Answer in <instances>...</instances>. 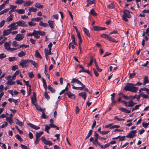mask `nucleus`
I'll return each instance as SVG.
<instances>
[{
  "label": "nucleus",
  "instance_id": "nucleus-1",
  "mask_svg": "<svg viewBox=\"0 0 149 149\" xmlns=\"http://www.w3.org/2000/svg\"><path fill=\"white\" fill-rule=\"evenodd\" d=\"M134 84L132 83H127L125 86L124 90L126 91H130L134 93H136L137 91L138 88L134 86Z\"/></svg>",
  "mask_w": 149,
  "mask_h": 149
},
{
  "label": "nucleus",
  "instance_id": "nucleus-2",
  "mask_svg": "<svg viewBox=\"0 0 149 149\" xmlns=\"http://www.w3.org/2000/svg\"><path fill=\"white\" fill-rule=\"evenodd\" d=\"M27 22L23 20H20L16 22H13L11 24V26H13L14 27L16 28V30L18 29L19 26L27 27L28 25L26 24Z\"/></svg>",
  "mask_w": 149,
  "mask_h": 149
},
{
  "label": "nucleus",
  "instance_id": "nucleus-3",
  "mask_svg": "<svg viewBox=\"0 0 149 149\" xmlns=\"http://www.w3.org/2000/svg\"><path fill=\"white\" fill-rule=\"evenodd\" d=\"M123 12L124 14L122 17V19L125 22H128V20L127 17L130 18L131 17L130 14L131 12L127 10H124Z\"/></svg>",
  "mask_w": 149,
  "mask_h": 149
},
{
  "label": "nucleus",
  "instance_id": "nucleus-4",
  "mask_svg": "<svg viewBox=\"0 0 149 149\" xmlns=\"http://www.w3.org/2000/svg\"><path fill=\"white\" fill-rule=\"evenodd\" d=\"M11 24L9 25L8 28H10L9 29L4 30L3 31V36H7L11 33V31L16 30V28L14 27L13 26H11Z\"/></svg>",
  "mask_w": 149,
  "mask_h": 149
},
{
  "label": "nucleus",
  "instance_id": "nucleus-5",
  "mask_svg": "<svg viewBox=\"0 0 149 149\" xmlns=\"http://www.w3.org/2000/svg\"><path fill=\"white\" fill-rule=\"evenodd\" d=\"M29 63V59H22L21 61L19 63V65H20L22 68H26L28 66Z\"/></svg>",
  "mask_w": 149,
  "mask_h": 149
},
{
  "label": "nucleus",
  "instance_id": "nucleus-6",
  "mask_svg": "<svg viewBox=\"0 0 149 149\" xmlns=\"http://www.w3.org/2000/svg\"><path fill=\"white\" fill-rule=\"evenodd\" d=\"M136 131L132 130L128 134H127L125 136L126 137L130 138L132 139L134 138L135 134L136 133Z\"/></svg>",
  "mask_w": 149,
  "mask_h": 149
},
{
  "label": "nucleus",
  "instance_id": "nucleus-7",
  "mask_svg": "<svg viewBox=\"0 0 149 149\" xmlns=\"http://www.w3.org/2000/svg\"><path fill=\"white\" fill-rule=\"evenodd\" d=\"M24 35L17 34L16 35L14 39L17 41L22 40L24 37Z\"/></svg>",
  "mask_w": 149,
  "mask_h": 149
},
{
  "label": "nucleus",
  "instance_id": "nucleus-8",
  "mask_svg": "<svg viewBox=\"0 0 149 149\" xmlns=\"http://www.w3.org/2000/svg\"><path fill=\"white\" fill-rule=\"evenodd\" d=\"M71 83H75L81 86L84 85L78 79L76 78L72 79L71 81Z\"/></svg>",
  "mask_w": 149,
  "mask_h": 149
},
{
  "label": "nucleus",
  "instance_id": "nucleus-9",
  "mask_svg": "<svg viewBox=\"0 0 149 149\" xmlns=\"http://www.w3.org/2000/svg\"><path fill=\"white\" fill-rule=\"evenodd\" d=\"M65 94L67 95L68 97L72 99H75V95L73 94L70 91L66 93H65Z\"/></svg>",
  "mask_w": 149,
  "mask_h": 149
},
{
  "label": "nucleus",
  "instance_id": "nucleus-10",
  "mask_svg": "<svg viewBox=\"0 0 149 149\" xmlns=\"http://www.w3.org/2000/svg\"><path fill=\"white\" fill-rule=\"evenodd\" d=\"M36 36H38V38H36V39H38L40 38V36H40H43L45 34V32L43 31H36Z\"/></svg>",
  "mask_w": 149,
  "mask_h": 149
},
{
  "label": "nucleus",
  "instance_id": "nucleus-11",
  "mask_svg": "<svg viewBox=\"0 0 149 149\" xmlns=\"http://www.w3.org/2000/svg\"><path fill=\"white\" fill-rule=\"evenodd\" d=\"M125 106L127 107H132L136 104L135 103H134L133 101L127 102Z\"/></svg>",
  "mask_w": 149,
  "mask_h": 149
},
{
  "label": "nucleus",
  "instance_id": "nucleus-12",
  "mask_svg": "<svg viewBox=\"0 0 149 149\" xmlns=\"http://www.w3.org/2000/svg\"><path fill=\"white\" fill-rule=\"evenodd\" d=\"M48 23L49 24V26L51 29H54L55 24L54 21L51 20H49L48 22Z\"/></svg>",
  "mask_w": 149,
  "mask_h": 149
},
{
  "label": "nucleus",
  "instance_id": "nucleus-13",
  "mask_svg": "<svg viewBox=\"0 0 149 149\" xmlns=\"http://www.w3.org/2000/svg\"><path fill=\"white\" fill-rule=\"evenodd\" d=\"M27 125L31 128H33L36 130H38L40 128L39 127L37 126L36 125H34L31 123H28Z\"/></svg>",
  "mask_w": 149,
  "mask_h": 149
},
{
  "label": "nucleus",
  "instance_id": "nucleus-14",
  "mask_svg": "<svg viewBox=\"0 0 149 149\" xmlns=\"http://www.w3.org/2000/svg\"><path fill=\"white\" fill-rule=\"evenodd\" d=\"M33 3V1H24L23 6L24 7L28 6H31Z\"/></svg>",
  "mask_w": 149,
  "mask_h": 149
},
{
  "label": "nucleus",
  "instance_id": "nucleus-15",
  "mask_svg": "<svg viewBox=\"0 0 149 149\" xmlns=\"http://www.w3.org/2000/svg\"><path fill=\"white\" fill-rule=\"evenodd\" d=\"M34 36V37L36 38H38V36H36V30L34 29L33 31V32L32 33H29L27 34L26 36Z\"/></svg>",
  "mask_w": 149,
  "mask_h": 149
},
{
  "label": "nucleus",
  "instance_id": "nucleus-16",
  "mask_svg": "<svg viewBox=\"0 0 149 149\" xmlns=\"http://www.w3.org/2000/svg\"><path fill=\"white\" fill-rule=\"evenodd\" d=\"M72 88L73 89L75 90H83V88L84 87L85 85L81 86H82L81 87H77L74 86L73 85H72Z\"/></svg>",
  "mask_w": 149,
  "mask_h": 149
},
{
  "label": "nucleus",
  "instance_id": "nucleus-17",
  "mask_svg": "<svg viewBox=\"0 0 149 149\" xmlns=\"http://www.w3.org/2000/svg\"><path fill=\"white\" fill-rule=\"evenodd\" d=\"M119 109L122 111L129 113L131 112V111L125 108L120 107L119 108Z\"/></svg>",
  "mask_w": 149,
  "mask_h": 149
},
{
  "label": "nucleus",
  "instance_id": "nucleus-18",
  "mask_svg": "<svg viewBox=\"0 0 149 149\" xmlns=\"http://www.w3.org/2000/svg\"><path fill=\"white\" fill-rule=\"evenodd\" d=\"M93 143L95 146H100V144L98 142L97 138H95L94 141H93Z\"/></svg>",
  "mask_w": 149,
  "mask_h": 149
},
{
  "label": "nucleus",
  "instance_id": "nucleus-19",
  "mask_svg": "<svg viewBox=\"0 0 149 149\" xmlns=\"http://www.w3.org/2000/svg\"><path fill=\"white\" fill-rule=\"evenodd\" d=\"M79 96L81 97L84 100L86 99V94L85 92H82L79 94Z\"/></svg>",
  "mask_w": 149,
  "mask_h": 149
},
{
  "label": "nucleus",
  "instance_id": "nucleus-20",
  "mask_svg": "<svg viewBox=\"0 0 149 149\" xmlns=\"http://www.w3.org/2000/svg\"><path fill=\"white\" fill-rule=\"evenodd\" d=\"M143 85H145L146 84H147L149 83V80L148 77L147 76H145L143 78Z\"/></svg>",
  "mask_w": 149,
  "mask_h": 149
},
{
  "label": "nucleus",
  "instance_id": "nucleus-21",
  "mask_svg": "<svg viewBox=\"0 0 149 149\" xmlns=\"http://www.w3.org/2000/svg\"><path fill=\"white\" fill-rule=\"evenodd\" d=\"M115 93H113L111 94V100L112 102V103L114 104H115L116 102V101L115 100Z\"/></svg>",
  "mask_w": 149,
  "mask_h": 149
},
{
  "label": "nucleus",
  "instance_id": "nucleus-22",
  "mask_svg": "<svg viewBox=\"0 0 149 149\" xmlns=\"http://www.w3.org/2000/svg\"><path fill=\"white\" fill-rule=\"evenodd\" d=\"M13 19V15H10V16L7 18L6 20V22H8L11 21Z\"/></svg>",
  "mask_w": 149,
  "mask_h": 149
},
{
  "label": "nucleus",
  "instance_id": "nucleus-23",
  "mask_svg": "<svg viewBox=\"0 0 149 149\" xmlns=\"http://www.w3.org/2000/svg\"><path fill=\"white\" fill-rule=\"evenodd\" d=\"M35 56L36 58H39L40 59L42 58V57L40 55L39 53L37 50L35 51Z\"/></svg>",
  "mask_w": 149,
  "mask_h": 149
},
{
  "label": "nucleus",
  "instance_id": "nucleus-24",
  "mask_svg": "<svg viewBox=\"0 0 149 149\" xmlns=\"http://www.w3.org/2000/svg\"><path fill=\"white\" fill-rule=\"evenodd\" d=\"M79 39V47L80 50V52H81V44L82 42V40L81 38H78Z\"/></svg>",
  "mask_w": 149,
  "mask_h": 149
},
{
  "label": "nucleus",
  "instance_id": "nucleus-25",
  "mask_svg": "<svg viewBox=\"0 0 149 149\" xmlns=\"http://www.w3.org/2000/svg\"><path fill=\"white\" fill-rule=\"evenodd\" d=\"M26 54V53L22 51L18 53L17 56L19 57H21L23 56H25Z\"/></svg>",
  "mask_w": 149,
  "mask_h": 149
},
{
  "label": "nucleus",
  "instance_id": "nucleus-26",
  "mask_svg": "<svg viewBox=\"0 0 149 149\" xmlns=\"http://www.w3.org/2000/svg\"><path fill=\"white\" fill-rule=\"evenodd\" d=\"M83 30L85 33L86 35L87 36L90 37V34L89 33V30L85 27L84 28Z\"/></svg>",
  "mask_w": 149,
  "mask_h": 149
},
{
  "label": "nucleus",
  "instance_id": "nucleus-27",
  "mask_svg": "<svg viewBox=\"0 0 149 149\" xmlns=\"http://www.w3.org/2000/svg\"><path fill=\"white\" fill-rule=\"evenodd\" d=\"M6 120L10 125H12V124L13 123V118H9V117H6Z\"/></svg>",
  "mask_w": 149,
  "mask_h": 149
},
{
  "label": "nucleus",
  "instance_id": "nucleus-28",
  "mask_svg": "<svg viewBox=\"0 0 149 149\" xmlns=\"http://www.w3.org/2000/svg\"><path fill=\"white\" fill-rule=\"evenodd\" d=\"M4 46L6 49L9 50L10 47V44L8 42H5L4 44Z\"/></svg>",
  "mask_w": 149,
  "mask_h": 149
},
{
  "label": "nucleus",
  "instance_id": "nucleus-29",
  "mask_svg": "<svg viewBox=\"0 0 149 149\" xmlns=\"http://www.w3.org/2000/svg\"><path fill=\"white\" fill-rule=\"evenodd\" d=\"M37 9L36 8H35L33 7H29V10L30 12H33L36 13L37 11Z\"/></svg>",
  "mask_w": 149,
  "mask_h": 149
},
{
  "label": "nucleus",
  "instance_id": "nucleus-30",
  "mask_svg": "<svg viewBox=\"0 0 149 149\" xmlns=\"http://www.w3.org/2000/svg\"><path fill=\"white\" fill-rule=\"evenodd\" d=\"M52 49H49V52H48V49L47 48H45V53H46L48 55H51L52 54V53L51 52Z\"/></svg>",
  "mask_w": 149,
  "mask_h": 149
},
{
  "label": "nucleus",
  "instance_id": "nucleus-31",
  "mask_svg": "<svg viewBox=\"0 0 149 149\" xmlns=\"http://www.w3.org/2000/svg\"><path fill=\"white\" fill-rule=\"evenodd\" d=\"M31 99V103L33 104L34 105L37 104L36 101V97H32Z\"/></svg>",
  "mask_w": 149,
  "mask_h": 149
},
{
  "label": "nucleus",
  "instance_id": "nucleus-32",
  "mask_svg": "<svg viewBox=\"0 0 149 149\" xmlns=\"http://www.w3.org/2000/svg\"><path fill=\"white\" fill-rule=\"evenodd\" d=\"M15 11L19 14H24L25 12V10L22 9L16 10Z\"/></svg>",
  "mask_w": 149,
  "mask_h": 149
},
{
  "label": "nucleus",
  "instance_id": "nucleus-33",
  "mask_svg": "<svg viewBox=\"0 0 149 149\" xmlns=\"http://www.w3.org/2000/svg\"><path fill=\"white\" fill-rule=\"evenodd\" d=\"M140 95L143 98L148 99L149 97L147 95L144 94L143 93H140Z\"/></svg>",
  "mask_w": 149,
  "mask_h": 149
},
{
  "label": "nucleus",
  "instance_id": "nucleus-34",
  "mask_svg": "<svg viewBox=\"0 0 149 149\" xmlns=\"http://www.w3.org/2000/svg\"><path fill=\"white\" fill-rule=\"evenodd\" d=\"M43 134V131L40 132H37L36 133V137L37 138H40L41 136Z\"/></svg>",
  "mask_w": 149,
  "mask_h": 149
},
{
  "label": "nucleus",
  "instance_id": "nucleus-35",
  "mask_svg": "<svg viewBox=\"0 0 149 149\" xmlns=\"http://www.w3.org/2000/svg\"><path fill=\"white\" fill-rule=\"evenodd\" d=\"M107 40L109 41L113 42H118V41L115 40L114 38L111 37L110 35L109 36Z\"/></svg>",
  "mask_w": 149,
  "mask_h": 149
},
{
  "label": "nucleus",
  "instance_id": "nucleus-36",
  "mask_svg": "<svg viewBox=\"0 0 149 149\" xmlns=\"http://www.w3.org/2000/svg\"><path fill=\"white\" fill-rule=\"evenodd\" d=\"M107 7L109 9H114L115 8L114 3H111L107 6Z\"/></svg>",
  "mask_w": 149,
  "mask_h": 149
},
{
  "label": "nucleus",
  "instance_id": "nucleus-37",
  "mask_svg": "<svg viewBox=\"0 0 149 149\" xmlns=\"http://www.w3.org/2000/svg\"><path fill=\"white\" fill-rule=\"evenodd\" d=\"M39 25L40 26L46 27L48 26V24L46 23H44L42 21H40L39 23Z\"/></svg>",
  "mask_w": 149,
  "mask_h": 149
},
{
  "label": "nucleus",
  "instance_id": "nucleus-38",
  "mask_svg": "<svg viewBox=\"0 0 149 149\" xmlns=\"http://www.w3.org/2000/svg\"><path fill=\"white\" fill-rule=\"evenodd\" d=\"M35 7L38 8H43V6L42 5H41L40 3H36L35 5Z\"/></svg>",
  "mask_w": 149,
  "mask_h": 149
},
{
  "label": "nucleus",
  "instance_id": "nucleus-39",
  "mask_svg": "<svg viewBox=\"0 0 149 149\" xmlns=\"http://www.w3.org/2000/svg\"><path fill=\"white\" fill-rule=\"evenodd\" d=\"M16 120H17V122L16 123V124L20 126H22L23 125V123L20 121L18 119L16 118Z\"/></svg>",
  "mask_w": 149,
  "mask_h": 149
},
{
  "label": "nucleus",
  "instance_id": "nucleus-40",
  "mask_svg": "<svg viewBox=\"0 0 149 149\" xmlns=\"http://www.w3.org/2000/svg\"><path fill=\"white\" fill-rule=\"evenodd\" d=\"M29 62H31V64L34 66L35 67H37L38 66V64L35 61H33L32 60H29Z\"/></svg>",
  "mask_w": 149,
  "mask_h": 149
},
{
  "label": "nucleus",
  "instance_id": "nucleus-41",
  "mask_svg": "<svg viewBox=\"0 0 149 149\" xmlns=\"http://www.w3.org/2000/svg\"><path fill=\"white\" fill-rule=\"evenodd\" d=\"M73 27L75 29L76 31L77 32V36L78 37V38H81V36L80 33L79 32L78 30L77 29L76 27V26H73Z\"/></svg>",
  "mask_w": 149,
  "mask_h": 149
},
{
  "label": "nucleus",
  "instance_id": "nucleus-42",
  "mask_svg": "<svg viewBox=\"0 0 149 149\" xmlns=\"http://www.w3.org/2000/svg\"><path fill=\"white\" fill-rule=\"evenodd\" d=\"M8 60L10 62H11L13 61H14L17 60V58L15 57H10L8 58Z\"/></svg>",
  "mask_w": 149,
  "mask_h": 149
},
{
  "label": "nucleus",
  "instance_id": "nucleus-43",
  "mask_svg": "<svg viewBox=\"0 0 149 149\" xmlns=\"http://www.w3.org/2000/svg\"><path fill=\"white\" fill-rule=\"evenodd\" d=\"M109 35L106 34H102L100 35V36L103 38L108 39Z\"/></svg>",
  "mask_w": 149,
  "mask_h": 149
},
{
  "label": "nucleus",
  "instance_id": "nucleus-44",
  "mask_svg": "<svg viewBox=\"0 0 149 149\" xmlns=\"http://www.w3.org/2000/svg\"><path fill=\"white\" fill-rule=\"evenodd\" d=\"M15 83V81H12L11 80H9L6 83V84H8L9 85H14Z\"/></svg>",
  "mask_w": 149,
  "mask_h": 149
},
{
  "label": "nucleus",
  "instance_id": "nucleus-45",
  "mask_svg": "<svg viewBox=\"0 0 149 149\" xmlns=\"http://www.w3.org/2000/svg\"><path fill=\"white\" fill-rule=\"evenodd\" d=\"M50 128L51 127H50V126L49 125H45V130L48 133H49V130L50 129Z\"/></svg>",
  "mask_w": 149,
  "mask_h": 149
},
{
  "label": "nucleus",
  "instance_id": "nucleus-46",
  "mask_svg": "<svg viewBox=\"0 0 149 149\" xmlns=\"http://www.w3.org/2000/svg\"><path fill=\"white\" fill-rule=\"evenodd\" d=\"M24 1L23 0H17L15 1V3L17 4L20 5L24 3Z\"/></svg>",
  "mask_w": 149,
  "mask_h": 149
},
{
  "label": "nucleus",
  "instance_id": "nucleus-47",
  "mask_svg": "<svg viewBox=\"0 0 149 149\" xmlns=\"http://www.w3.org/2000/svg\"><path fill=\"white\" fill-rule=\"evenodd\" d=\"M90 14L94 16H96L97 15V13L95 12V11L93 9L91 10Z\"/></svg>",
  "mask_w": 149,
  "mask_h": 149
},
{
  "label": "nucleus",
  "instance_id": "nucleus-48",
  "mask_svg": "<svg viewBox=\"0 0 149 149\" xmlns=\"http://www.w3.org/2000/svg\"><path fill=\"white\" fill-rule=\"evenodd\" d=\"M109 146L110 143H107L104 146H102L100 144V146L102 148L105 149L106 148L108 147Z\"/></svg>",
  "mask_w": 149,
  "mask_h": 149
},
{
  "label": "nucleus",
  "instance_id": "nucleus-49",
  "mask_svg": "<svg viewBox=\"0 0 149 149\" xmlns=\"http://www.w3.org/2000/svg\"><path fill=\"white\" fill-rule=\"evenodd\" d=\"M93 131L92 130H91L89 132L87 135L86 136L85 138V140L86 139L88 138L92 134Z\"/></svg>",
  "mask_w": 149,
  "mask_h": 149
},
{
  "label": "nucleus",
  "instance_id": "nucleus-50",
  "mask_svg": "<svg viewBox=\"0 0 149 149\" xmlns=\"http://www.w3.org/2000/svg\"><path fill=\"white\" fill-rule=\"evenodd\" d=\"M35 106L36 109L37 110L39 111H41L42 112L43 109H42V108L40 107V106H38L37 104H36Z\"/></svg>",
  "mask_w": 149,
  "mask_h": 149
},
{
  "label": "nucleus",
  "instance_id": "nucleus-51",
  "mask_svg": "<svg viewBox=\"0 0 149 149\" xmlns=\"http://www.w3.org/2000/svg\"><path fill=\"white\" fill-rule=\"evenodd\" d=\"M49 125L50 126V127L56 128V129L58 130H59V127L57 126L56 125L54 124H49Z\"/></svg>",
  "mask_w": 149,
  "mask_h": 149
},
{
  "label": "nucleus",
  "instance_id": "nucleus-52",
  "mask_svg": "<svg viewBox=\"0 0 149 149\" xmlns=\"http://www.w3.org/2000/svg\"><path fill=\"white\" fill-rule=\"evenodd\" d=\"M48 89L52 93H54L55 92V90L50 85L48 86Z\"/></svg>",
  "mask_w": 149,
  "mask_h": 149
},
{
  "label": "nucleus",
  "instance_id": "nucleus-53",
  "mask_svg": "<svg viewBox=\"0 0 149 149\" xmlns=\"http://www.w3.org/2000/svg\"><path fill=\"white\" fill-rule=\"evenodd\" d=\"M30 27H32L35 26L36 25V24L32 21L29 22L28 23Z\"/></svg>",
  "mask_w": 149,
  "mask_h": 149
},
{
  "label": "nucleus",
  "instance_id": "nucleus-54",
  "mask_svg": "<svg viewBox=\"0 0 149 149\" xmlns=\"http://www.w3.org/2000/svg\"><path fill=\"white\" fill-rule=\"evenodd\" d=\"M15 137L18 139L20 142H22L23 141V139L18 134H17L15 136Z\"/></svg>",
  "mask_w": 149,
  "mask_h": 149
},
{
  "label": "nucleus",
  "instance_id": "nucleus-55",
  "mask_svg": "<svg viewBox=\"0 0 149 149\" xmlns=\"http://www.w3.org/2000/svg\"><path fill=\"white\" fill-rule=\"evenodd\" d=\"M44 143L46 145H48L49 146H52L53 145L51 141H50L47 140V141Z\"/></svg>",
  "mask_w": 149,
  "mask_h": 149
},
{
  "label": "nucleus",
  "instance_id": "nucleus-56",
  "mask_svg": "<svg viewBox=\"0 0 149 149\" xmlns=\"http://www.w3.org/2000/svg\"><path fill=\"white\" fill-rule=\"evenodd\" d=\"M28 75L29 77L31 79L33 78L34 77V75L33 74L32 72H29L28 73Z\"/></svg>",
  "mask_w": 149,
  "mask_h": 149
},
{
  "label": "nucleus",
  "instance_id": "nucleus-57",
  "mask_svg": "<svg viewBox=\"0 0 149 149\" xmlns=\"http://www.w3.org/2000/svg\"><path fill=\"white\" fill-rule=\"evenodd\" d=\"M12 45L15 47H17L19 46V44L16 41H13Z\"/></svg>",
  "mask_w": 149,
  "mask_h": 149
},
{
  "label": "nucleus",
  "instance_id": "nucleus-58",
  "mask_svg": "<svg viewBox=\"0 0 149 149\" xmlns=\"http://www.w3.org/2000/svg\"><path fill=\"white\" fill-rule=\"evenodd\" d=\"M94 0H93L92 1H91L90 0H87V2L90 5L94 4Z\"/></svg>",
  "mask_w": 149,
  "mask_h": 149
},
{
  "label": "nucleus",
  "instance_id": "nucleus-59",
  "mask_svg": "<svg viewBox=\"0 0 149 149\" xmlns=\"http://www.w3.org/2000/svg\"><path fill=\"white\" fill-rule=\"evenodd\" d=\"M45 97L48 100H49L50 99V97L47 92H45Z\"/></svg>",
  "mask_w": 149,
  "mask_h": 149
},
{
  "label": "nucleus",
  "instance_id": "nucleus-60",
  "mask_svg": "<svg viewBox=\"0 0 149 149\" xmlns=\"http://www.w3.org/2000/svg\"><path fill=\"white\" fill-rule=\"evenodd\" d=\"M8 124L7 122H5L4 124H3L2 125L0 126V127L1 128H4L8 125Z\"/></svg>",
  "mask_w": 149,
  "mask_h": 149
},
{
  "label": "nucleus",
  "instance_id": "nucleus-61",
  "mask_svg": "<svg viewBox=\"0 0 149 149\" xmlns=\"http://www.w3.org/2000/svg\"><path fill=\"white\" fill-rule=\"evenodd\" d=\"M100 26H93V29L94 31H100Z\"/></svg>",
  "mask_w": 149,
  "mask_h": 149
},
{
  "label": "nucleus",
  "instance_id": "nucleus-62",
  "mask_svg": "<svg viewBox=\"0 0 149 149\" xmlns=\"http://www.w3.org/2000/svg\"><path fill=\"white\" fill-rule=\"evenodd\" d=\"M109 132V131H102L100 132V134L102 135H105L108 134Z\"/></svg>",
  "mask_w": 149,
  "mask_h": 149
},
{
  "label": "nucleus",
  "instance_id": "nucleus-63",
  "mask_svg": "<svg viewBox=\"0 0 149 149\" xmlns=\"http://www.w3.org/2000/svg\"><path fill=\"white\" fill-rule=\"evenodd\" d=\"M135 75V73H130V74L129 78L130 79L133 78L134 77Z\"/></svg>",
  "mask_w": 149,
  "mask_h": 149
},
{
  "label": "nucleus",
  "instance_id": "nucleus-64",
  "mask_svg": "<svg viewBox=\"0 0 149 149\" xmlns=\"http://www.w3.org/2000/svg\"><path fill=\"white\" fill-rule=\"evenodd\" d=\"M93 70L94 73L96 77H97L99 75V74L95 68H93Z\"/></svg>",
  "mask_w": 149,
  "mask_h": 149
}]
</instances>
